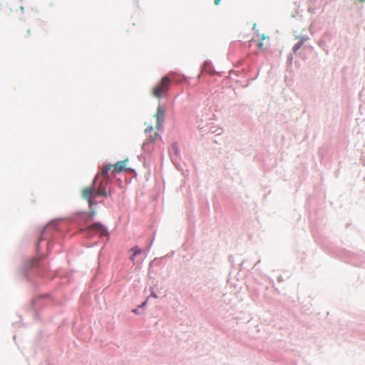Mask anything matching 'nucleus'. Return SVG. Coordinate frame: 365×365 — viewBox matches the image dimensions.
Masks as SVG:
<instances>
[{"label":"nucleus","mask_w":365,"mask_h":365,"mask_svg":"<svg viewBox=\"0 0 365 365\" xmlns=\"http://www.w3.org/2000/svg\"><path fill=\"white\" fill-rule=\"evenodd\" d=\"M109 177L100 175L93 181V187H86L83 190V197L88 201L90 205H96V202L92 200L96 195L107 197V186L109 182Z\"/></svg>","instance_id":"obj_1"},{"label":"nucleus","mask_w":365,"mask_h":365,"mask_svg":"<svg viewBox=\"0 0 365 365\" xmlns=\"http://www.w3.org/2000/svg\"><path fill=\"white\" fill-rule=\"evenodd\" d=\"M127 162L128 160H125L118 161L113 165L109 164L104 165L101 169V172L97 175L96 178L100 175H105L110 178V176H115L116 174L120 173L125 169Z\"/></svg>","instance_id":"obj_2"},{"label":"nucleus","mask_w":365,"mask_h":365,"mask_svg":"<svg viewBox=\"0 0 365 365\" xmlns=\"http://www.w3.org/2000/svg\"><path fill=\"white\" fill-rule=\"evenodd\" d=\"M172 73H170L163 76L160 81L153 88L152 94L153 96L157 98H160L167 93L172 81Z\"/></svg>","instance_id":"obj_3"},{"label":"nucleus","mask_w":365,"mask_h":365,"mask_svg":"<svg viewBox=\"0 0 365 365\" xmlns=\"http://www.w3.org/2000/svg\"><path fill=\"white\" fill-rule=\"evenodd\" d=\"M86 231L88 232V234H94V233H98L99 237H102L104 236H107L108 235V232L104 226H103L100 223H95L89 227H88L86 229Z\"/></svg>","instance_id":"obj_4"},{"label":"nucleus","mask_w":365,"mask_h":365,"mask_svg":"<svg viewBox=\"0 0 365 365\" xmlns=\"http://www.w3.org/2000/svg\"><path fill=\"white\" fill-rule=\"evenodd\" d=\"M145 132L147 134V138L144 142L143 146H145L148 143L155 142L160 138V134L156 130H155L152 126L147 127L145 130Z\"/></svg>","instance_id":"obj_5"},{"label":"nucleus","mask_w":365,"mask_h":365,"mask_svg":"<svg viewBox=\"0 0 365 365\" xmlns=\"http://www.w3.org/2000/svg\"><path fill=\"white\" fill-rule=\"evenodd\" d=\"M165 114V109L161 106H158L157 109V113L155 115V118H156L155 129L158 130H160L162 128V124L164 120Z\"/></svg>","instance_id":"obj_6"},{"label":"nucleus","mask_w":365,"mask_h":365,"mask_svg":"<svg viewBox=\"0 0 365 365\" xmlns=\"http://www.w3.org/2000/svg\"><path fill=\"white\" fill-rule=\"evenodd\" d=\"M304 42V39L302 38H300L299 39L298 42L297 43H295V45L293 46V51L296 52L297 51H298L302 47Z\"/></svg>","instance_id":"obj_7"},{"label":"nucleus","mask_w":365,"mask_h":365,"mask_svg":"<svg viewBox=\"0 0 365 365\" xmlns=\"http://www.w3.org/2000/svg\"><path fill=\"white\" fill-rule=\"evenodd\" d=\"M133 253V255L131 256V260H134V257L138 255H140L141 254L142 252V250L140 249H139L138 247H133L132 250H131Z\"/></svg>","instance_id":"obj_8"},{"label":"nucleus","mask_w":365,"mask_h":365,"mask_svg":"<svg viewBox=\"0 0 365 365\" xmlns=\"http://www.w3.org/2000/svg\"><path fill=\"white\" fill-rule=\"evenodd\" d=\"M39 261V259L34 258L31 261L28 262L29 267H34L37 265V262Z\"/></svg>","instance_id":"obj_9"},{"label":"nucleus","mask_w":365,"mask_h":365,"mask_svg":"<svg viewBox=\"0 0 365 365\" xmlns=\"http://www.w3.org/2000/svg\"><path fill=\"white\" fill-rule=\"evenodd\" d=\"M31 35V29H28V30L26 31V34L24 35V37H25V38H28V37H29Z\"/></svg>","instance_id":"obj_10"},{"label":"nucleus","mask_w":365,"mask_h":365,"mask_svg":"<svg viewBox=\"0 0 365 365\" xmlns=\"http://www.w3.org/2000/svg\"><path fill=\"white\" fill-rule=\"evenodd\" d=\"M258 47L259 49L261 50H263L264 49V45H263V43L262 41H260L259 43H258Z\"/></svg>","instance_id":"obj_11"},{"label":"nucleus","mask_w":365,"mask_h":365,"mask_svg":"<svg viewBox=\"0 0 365 365\" xmlns=\"http://www.w3.org/2000/svg\"><path fill=\"white\" fill-rule=\"evenodd\" d=\"M221 0H214V3L215 5H218L220 3Z\"/></svg>","instance_id":"obj_12"},{"label":"nucleus","mask_w":365,"mask_h":365,"mask_svg":"<svg viewBox=\"0 0 365 365\" xmlns=\"http://www.w3.org/2000/svg\"><path fill=\"white\" fill-rule=\"evenodd\" d=\"M146 303H147V302H146V301H145L143 303H142V304L140 305V307H145V304H146Z\"/></svg>","instance_id":"obj_13"},{"label":"nucleus","mask_w":365,"mask_h":365,"mask_svg":"<svg viewBox=\"0 0 365 365\" xmlns=\"http://www.w3.org/2000/svg\"><path fill=\"white\" fill-rule=\"evenodd\" d=\"M265 38H266L265 36H264V34H262V40H264V39H265Z\"/></svg>","instance_id":"obj_14"},{"label":"nucleus","mask_w":365,"mask_h":365,"mask_svg":"<svg viewBox=\"0 0 365 365\" xmlns=\"http://www.w3.org/2000/svg\"><path fill=\"white\" fill-rule=\"evenodd\" d=\"M46 229H47V227H46V228L44 229V230H43L42 235L45 232V231H46Z\"/></svg>","instance_id":"obj_15"},{"label":"nucleus","mask_w":365,"mask_h":365,"mask_svg":"<svg viewBox=\"0 0 365 365\" xmlns=\"http://www.w3.org/2000/svg\"><path fill=\"white\" fill-rule=\"evenodd\" d=\"M40 240H41V241L44 240V239L43 238V237H40Z\"/></svg>","instance_id":"obj_16"}]
</instances>
